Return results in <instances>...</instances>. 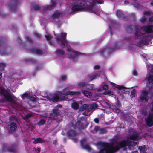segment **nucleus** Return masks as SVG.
Returning a JSON list of instances; mask_svg holds the SVG:
<instances>
[{
  "mask_svg": "<svg viewBox=\"0 0 153 153\" xmlns=\"http://www.w3.org/2000/svg\"><path fill=\"white\" fill-rule=\"evenodd\" d=\"M144 29L143 33L140 32L139 29L137 26H136V31L135 33V36H137L138 39L142 38L143 36L145 33H148L153 32V26L152 25H146L143 27Z\"/></svg>",
  "mask_w": 153,
  "mask_h": 153,
  "instance_id": "1",
  "label": "nucleus"
},
{
  "mask_svg": "<svg viewBox=\"0 0 153 153\" xmlns=\"http://www.w3.org/2000/svg\"><path fill=\"white\" fill-rule=\"evenodd\" d=\"M99 145L102 147H103V149H105V153H108L109 151H111L112 153H114L120 149V147L118 146L115 147L114 146L113 143H106L104 142H100Z\"/></svg>",
  "mask_w": 153,
  "mask_h": 153,
  "instance_id": "2",
  "label": "nucleus"
},
{
  "mask_svg": "<svg viewBox=\"0 0 153 153\" xmlns=\"http://www.w3.org/2000/svg\"><path fill=\"white\" fill-rule=\"evenodd\" d=\"M67 34L66 33H61L60 34H58L56 39L57 41L60 44L62 47L63 48L65 46L68 45V42L66 39Z\"/></svg>",
  "mask_w": 153,
  "mask_h": 153,
  "instance_id": "3",
  "label": "nucleus"
},
{
  "mask_svg": "<svg viewBox=\"0 0 153 153\" xmlns=\"http://www.w3.org/2000/svg\"><path fill=\"white\" fill-rule=\"evenodd\" d=\"M32 9L35 11L40 10L44 15H47L48 12V6H42L40 4H33L32 6Z\"/></svg>",
  "mask_w": 153,
  "mask_h": 153,
  "instance_id": "4",
  "label": "nucleus"
},
{
  "mask_svg": "<svg viewBox=\"0 0 153 153\" xmlns=\"http://www.w3.org/2000/svg\"><path fill=\"white\" fill-rule=\"evenodd\" d=\"M10 49L5 44L3 39L0 38V53L2 55L6 54L8 53V50Z\"/></svg>",
  "mask_w": 153,
  "mask_h": 153,
  "instance_id": "5",
  "label": "nucleus"
},
{
  "mask_svg": "<svg viewBox=\"0 0 153 153\" xmlns=\"http://www.w3.org/2000/svg\"><path fill=\"white\" fill-rule=\"evenodd\" d=\"M118 48L116 45H115L114 48H111L108 47L105 48L100 51V53L101 55L108 56L114 51Z\"/></svg>",
  "mask_w": 153,
  "mask_h": 153,
  "instance_id": "6",
  "label": "nucleus"
},
{
  "mask_svg": "<svg viewBox=\"0 0 153 153\" xmlns=\"http://www.w3.org/2000/svg\"><path fill=\"white\" fill-rule=\"evenodd\" d=\"M20 4V2L19 0H12L9 4L8 7L12 11L16 10L18 6Z\"/></svg>",
  "mask_w": 153,
  "mask_h": 153,
  "instance_id": "7",
  "label": "nucleus"
},
{
  "mask_svg": "<svg viewBox=\"0 0 153 153\" xmlns=\"http://www.w3.org/2000/svg\"><path fill=\"white\" fill-rule=\"evenodd\" d=\"M149 91L145 90L143 91L140 96L139 100L141 102H143L144 100L146 102H148L149 100Z\"/></svg>",
  "mask_w": 153,
  "mask_h": 153,
  "instance_id": "8",
  "label": "nucleus"
},
{
  "mask_svg": "<svg viewBox=\"0 0 153 153\" xmlns=\"http://www.w3.org/2000/svg\"><path fill=\"white\" fill-rule=\"evenodd\" d=\"M5 99H3L0 100V102H5L6 100L9 102H10L12 103L15 106V107L19 108L18 105L14 101L11 97L9 94H7L5 96Z\"/></svg>",
  "mask_w": 153,
  "mask_h": 153,
  "instance_id": "9",
  "label": "nucleus"
},
{
  "mask_svg": "<svg viewBox=\"0 0 153 153\" xmlns=\"http://www.w3.org/2000/svg\"><path fill=\"white\" fill-rule=\"evenodd\" d=\"M17 146L15 145L10 146L7 144H5L3 147L4 151L8 150L10 152H15L17 151Z\"/></svg>",
  "mask_w": 153,
  "mask_h": 153,
  "instance_id": "10",
  "label": "nucleus"
},
{
  "mask_svg": "<svg viewBox=\"0 0 153 153\" xmlns=\"http://www.w3.org/2000/svg\"><path fill=\"white\" fill-rule=\"evenodd\" d=\"M146 125L149 127L153 125V113L149 114L145 119Z\"/></svg>",
  "mask_w": 153,
  "mask_h": 153,
  "instance_id": "11",
  "label": "nucleus"
},
{
  "mask_svg": "<svg viewBox=\"0 0 153 153\" xmlns=\"http://www.w3.org/2000/svg\"><path fill=\"white\" fill-rule=\"evenodd\" d=\"M100 76V73L96 71L88 75L87 77L89 81H91L95 79L97 77H99Z\"/></svg>",
  "mask_w": 153,
  "mask_h": 153,
  "instance_id": "12",
  "label": "nucleus"
},
{
  "mask_svg": "<svg viewBox=\"0 0 153 153\" xmlns=\"http://www.w3.org/2000/svg\"><path fill=\"white\" fill-rule=\"evenodd\" d=\"M60 115L59 113L56 109H53L52 112L50 114V117H48V121L50 120V118H53L56 119Z\"/></svg>",
  "mask_w": 153,
  "mask_h": 153,
  "instance_id": "13",
  "label": "nucleus"
},
{
  "mask_svg": "<svg viewBox=\"0 0 153 153\" xmlns=\"http://www.w3.org/2000/svg\"><path fill=\"white\" fill-rule=\"evenodd\" d=\"M75 126L79 129H86L87 125H84V123L80 120H78L75 124Z\"/></svg>",
  "mask_w": 153,
  "mask_h": 153,
  "instance_id": "14",
  "label": "nucleus"
},
{
  "mask_svg": "<svg viewBox=\"0 0 153 153\" xmlns=\"http://www.w3.org/2000/svg\"><path fill=\"white\" fill-rule=\"evenodd\" d=\"M81 94V92L79 91H69L64 93L63 95H70L71 96L79 95Z\"/></svg>",
  "mask_w": 153,
  "mask_h": 153,
  "instance_id": "15",
  "label": "nucleus"
},
{
  "mask_svg": "<svg viewBox=\"0 0 153 153\" xmlns=\"http://www.w3.org/2000/svg\"><path fill=\"white\" fill-rule=\"evenodd\" d=\"M119 145L121 148L125 147L128 146L129 148V141H128V140H124L119 142Z\"/></svg>",
  "mask_w": 153,
  "mask_h": 153,
  "instance_id": "16",
  "label": "nucleus"
},
{
  "mask_svg": "<svg viewBox=\"0 0 153 153\" xmlns=\"http://www.w3.org/2000/svg\"><path fill=\"white\" fill-rule=\"evenodd\" d=\"M110 83L114 87L116 88H117V89H118L119 90H122V89H128V88L125 87L123 85L120 86V85H116L115 83H114L111 82H110ZM128 89H130V88H128Z\"/></svg>",
  "mask_w": 153,
  "mask_h": 153,
  "instance_id": "17",
  "label": "nucleus"
},
{
  "mask_svg": "<svg viewBox=\"0 0 153 153\" xmlns=\"http://www.w3.org/2000/svg\"><path fill=\"white\" fill-rule=\"evenodd\" d=\"M31 53L33 54H36L39 55H41L43 54L42 51L41 50L38 49H31Z\"/></svg>",
  "mask_w": 153,
  "mask_h": 153,
  "instance_id": "18",
  "label": "nucleus"
},
{
  "mask_svg": "<svg viewBox=\"0 0 153 153\" xmlns=\"http://www.w3.org/2000/svg\"><path fill=\"white\" fill-rule=\"evenodd\" d=\"M67 134L68 137H75L76 136L77 133L73 130H70L67 132Z\"/></svg>",
  "mask_w": 153,
  "mask_h": 153,
  "instance_id": "19",
  "label": "nucleus"
},
{
  "mask_svg": "<svg viewBox=\"0 0 153 153\" xmlns=\"http://www.w3.org/2000/svg\"><path fill=\"white\" fill-rule=\"evenodd\" d=\"M116 14L117 16L120 19H125V17L124 16V15L121 11L119 10H117Z\"/></svg>",
  "mask_w": 153,
  "mask_h": 153,
  "instance_id": "20",
  "label": "nucleus"
},
{
  "mask_svg": "<svg viewBox=\"0 0 153 153\" xmlns=\"http://www.w3.org/2000/svg\"><path fill=\"white\" fill-rule=\"evenodd\" d=\"M72 53H73L74 56H72V59L73 61H75L76 59V57L80 55L81 53L76 51H72Z\"/></svg>",
  "mask_w": 153,
  "mask_h": 153,
  "instance_id": "21",
  "label": "nucleus"
},
{
  "mask_svg": "<svg viewBox=\"0 0 153 153\" xmlns=\"http://www.w3.org/2000/svg\"><path fill=\"white\" fill-rule=\"evenodd\" d=\"M136 37V38L135 39V41L138 44L140 45H141L142 44L145 45L146 43V41L145 39H142L139 41H137V39H138L137 37V36ZM141 39V38L140 39Z\"/></svg>",
  "mask_w": 153,
  "mask_h": 153,
  "instance_id": "22",
  "label": "nucleus"
},
{
  "mask_svg": "<svg viewBox=\"0 0 153 153\" xmlns=\"http://www.w3.org/2000/svg\"><path fill=\"white\" fill-rule=\"evenodd\" d=\"M86 83L85 82H80L76 85V87L78 88H81L84 87H86Z\"/></svg>",
  "mask_w": 153,
  "mask_h": 153,
  "instance_id": "23",
  "label": "nucleus"
},
{
  "mask_svg": "<svg viewBox=\"0 0 153 153\" xmlns=\"http://www.w3.org/2000/svg\"><path fill=\"white\" fill-rule=\"evenodd\" d=\"M138 136L136 132H134L130 137V139L131 140H137Z\"/></svg>",
  "mask_w": 153,
  "mask_h": 153,
  "instance_id": "24",
  "label": "nucleus"
},
{
  "mask_svg": "<svg viewBox=\"0 0 153 153\" xmlns=\"http://www.w3.org/2000/svg\"><path fill=\"white\" fill-rule=\"evenodd\" d=\"M137 143L136 142H134V141H129V149L130 150L134 148V146L136 145Z\"/></svg>",
  "mask_w": 153,
  "mask_h": 153,
  "instance_id": "25",
  "label": "nucleus"
},
{
  "mask_svg": "<svg viewBox=\"0 0 153 153\" xmlns=\"http://www.w3.org/2000/svg\"><path fill=\"white\" fill-rule=\"evenodd\" d=\"M82 93L83 95L87 97H91L92 96V94L91 93L87 91H83Z\"/></svg>",
  "mask_w": 153,
  "mask_h": 153,
  "instance_id": "26",
  "label": "nucleus"
},
{
  "mask_svg": "<svg viewBox=\"0 0 153 153\" xmlns=\"http://www.w3.org/2000/svg\"><path fill=\"white\" fill-rule=\"evenodd\" d=\"M86 87L87 89L88 90H96V88L94 86V85L93 84H86Z\"/></svg>",
  "mask_w": 153,
  "mask_h": 153,
  "instance_id": "27",
  "label": "nucleus"
},
{
  "mask_svg": "<svg viewBox=\"0 0 153 153\" xmlns=\"http://www.w3.org/2000/svg\"><path fill=\"white\" fill-rule=\"evenodd\" d=\"M60 99V96L59 95L56 94L51 99V100L53 102H58Z\"/></svg>",
  "mask_w": 153,
  "mask_h": 153,
  "instance_id": "28",
  "label": "nucleus"
},
{
  "mask_svg": "<svg viewBox=\"0 0 153 153\" xmlns=\"http://www.w3.org/2000/svg\"><path fill=\"white\" fill-rule=\"evenodd\" d=\"M138 148L140 150V153H147L145 151L146 147L145 145L140 146Z\"/></svg>",
  "mask_w": 153,
  "mask_h": 153,
  "instance_id": "29",
  "label": "nucleus"
},
{
  "mask_svg": "<svg viewBox=\"0 0 153 153\" xmlns=\"http://www.w3.org/2000/svg\"><path fill=\"white\" fill-rule=\"evenodd\" d=\"M56 4V1L54 0H51V5H48V10H50L55 7Z\"/></svg>",
  "mask_w": 153,
  "mask_h": 153,
  "instance_id": "30",
  "label": "nucleus"
},
{
  "mask_svg": "<svg viewBox=\"0 0 153 153\" xmlns=\"http://www.w3.org/2000/svg\"><path fill=\"white\" fill-rule=\"evenodd\" d=\"M17 128L16 124L14 122L12 123L10 125V129L12 131H14Z\"/></svg>",
  "mask_w": 153,
  "mask_h": 153,
  "instance_id": "31",
  "label": "nucleus"
},
{
  "mask_svg": "<svg viewBox=\"0 0 153 153\" xmlns=\"http://www.w3.org/2000/svg\"><path fill=\"white\" fill-rule=\"evenodd\" d=\"M126 30L128 32H131L132 30V26L131 25H128L125 26Z\"/></svg>",
  "mask_w": 153,
  "mask_h": 153,
  "instance_id": "32",
  "label": "nucleus"
},
{
  "mask_svg": "<svg viewBox=\"0 0 153 153\" xmlns=\"http://www.w3.org/2000/svg\"><path fill=\"white\" fill-rule=\"evenodd\" d=\"M55 53L57 55H62L64 54L65 52L62 50L57 49L55 51Z\"/></svg>",
  "mask_w": 153,
  "mask_h": 153,
  "instance_id": "33",
  "label": "nucleus"
},
{
  "mask_svg": "<svg viewBox=\"0 0 153 153\" xmlns=\"http://www.w3.org/2000/svg\"><path fill=\"white\" fill-rule=\"evenodd\" d=\"M88 107V104H84L80 106L79 110L80 111H82L87 108Z\"/></svg>",
  "mask_w": 153,
  "mask_h": 153,
  "instance_id": "34",
  "label": "nucleus"
},
{
  "mask_svg": "<svg viewBox=\"0 0 153 153\" xmlns=\"http://www.w3.org/2000/svg\"><path fill=\"white\" fill-rule=\"evenodd\" d=\"M71 107L73 108L75 110H77L79 108V105L76 102L72 104Z\"/></svg>",
  "mask_w": 153,
  "mask_h": 153,
  "instance_id": "35",
  "label": "nucleus"
},
{
  "mask_svg": "<svg viewBox=\"0 0 153 153\" xmlns=\"http://www.w3.org/2000/svg\"><path fill=\"white\" fill-rule=\"evenodd\" d=\"M60 15V13H59L56 12L52 14L51 16L52 18L54 19L58 18Z\"/></svg>",
  "mask_w": 153,
  "mask_h": 153,
  "instance_id": "36",
  "label": "nucleus"
},
{
  "mask_svg": "<svg viewBox=\"0 0 153 153\" xmlns=\"http://www.w3.org/2000/svg\"><path fill=\"white\" fill-rule=\"evenodd\" d=\"M149 84L152 85L153 84V76L149 75L148 79Z\"/></svg>",
  "mask_w": 153,
  "mask_h": 153,
  "instance_id": "37",
  "label": "nucleus"
},
{
  "mask_svg": "<svg viewBox=\"0 0 153 153\" xmlns=\"http://www.w3.org/2000/svg\"><path fill=\"white\" fill-rule=\"evenodd\" d=\"M43 142L41 138H37L34 140L33 143L36 144L39 143H42Z\"/></svg>",
  "mask_w": 153,
  "mask_h": 153,
  "instance_id": "38",
  "label": "nucleus"
},
{
  "mask_svg": "<svg viewBox=\"0 0 153 153\" xmlns=\"http://www.w3.org/2000/svg\"><path fill=\"white\" fill-rule=\"evenodd\" d=\"M41 24L42 25H43L44 26L45 29L46 30H47V19H46L45 20H41Z\"/></svg>",
  "mask_w": 153,
  "mask_h": 153,
  "instance_id": "39",
  "label": "nucleus"
},
{
  "mask_svg": "<svg viewBox=\"0 0 153 153\" xmlns=\"http://www.w3.org/2000/svg\"><path fill=\"white\" fill-rule=\"evenodd\" d=\"M103 94L104 95H109L110 96L113 95V92L109 90H108L107 91H105L103 92Z\"/></svg>",
  "mask_w": 153,
  "mask_h": 153,
  "instance_id": "40",
  "label": "nucleus"
},
{
  "mask_svg": "<svg viewBox=\"0 0 153 153\" xmlns=\"http://www.w3.org/2000/svg\"><path fill=\"white\" fill-rule=\"evenodd\" d=\"M6 66V64L3 63H0V71H4V68Z\"/></svg>",
  "mask_w": 153,
  "mask_h": 153,
  "instance_id": "41",
  "label": "nucleus"
},
{
  "mask_svg": "<svg viewBox=\"0 0 153 153\" xmlns=\"http://www.w3.org/2000/svg\"><path fill=\"white\" fill-rule=\"evenodd\" d=\"M81 144L82 146L85 149L89 150H90L91 149V148L88 144H86L85 146H84L82 141H81Z\"/></svg>",
  "mask_w": 153,
  "mask_h": 153,
  "instance_id": "42",
  "label": "nucleus"
},
{
  "mask_svg": "<svg viewBox=\"0 0 153 153\" xmlns=\"http://www.w3.org/2000/svg\"><path fill=\"white\" fill-rule=\"evenodd\" d=\"M98 107V105L97 103H93L91 105L90 107L91 109H95Z\"/></svg>",
  "mask_w": 153,
  "mask_h": 153,
  "instance_id": "43",
  "label": "nucleus"
},
{
  "mask_svg": "<svg viewBox=\"0 0 153 153\" xmlns=\"http://www.w3.org/2000/svg\"><path fill=\"white\" fill-rule=\"evenodd\" d=\"M113 112L115 113H119L120 112V109L116 108H111Z\"/></svg>",
  "mask_w": 153,
  "mask_h": 153,
  "instance_id": "44",
  "label": "nucleus"
},
{
  "mask_svg": "<svg viewBox=\"0 0 153 153\" xmlns=\"http://www.w3.org/2000/svg\"><path fill=\"white\" fill-rule=\"evenodd\" d=\"M45 123V120L42 119L37 124L39 125H42L44 124Z\"/></svg>",
  "mask_w": 153,
  "mask_h": 153,
  "instance_id": "45",
  "label": "nucleus"
},
{
  "mask_svg": "<svg viewBox=\"0 0 153 153\" xmlns=\"http://www.w3.org/2000/svg\"><path fill=\"white\" fill-rule=\"evenodd\" d=\"M107 132V131L105 129L102 128L100 130L99 133L100 134H106Z\"/></svg>",
  "mask_w": 153,
  "mask_h": 153,
  "instance_id": "46",
  "label": "nucleus"
},
{
  "mask_svg": "<svg viewBox=\"0 0 153 153\" xmlns=\"http://www.w3.org/2000/svg\"><path fill=\"white\" fill-rule=\"evenodd\" d=\"M135 92H136V91L134 89H133L131 92V96L132 98L135 97Z\"/></svg>",
  "mask_w": 153,
  "mask_h": 153,
  "instance_id": "47",
  "label": "nucleus"
},
{
  "mask_svg": "<svg viewBox=\"0 0 153 153\" xmlns=\"http://www.w3.org/2000/svg\"><path fill=\"white\" fill-rule=\"evenodd\" d=\"M99 152L100 153H112V152H111V151L110 150L108 152V153H105V149H100L99 151Z\"/></svg>",
  "mask_w": 153,
  "mask_h": 153,
  "instance_id": "48",
  "label": "nucleus"
},
{
  "mask_svg": "<svg viewBox=\"0 0 153 153\" xmlns=\"http://www.w3.org/2000/svg\"><path fill=\"white\" fill-rule=\"evenodd\" d=\"M102 89L104 90H108L109 88L108 86L106 84H104L102 86Z\"/></svg>",
  "mask_w": 153,
  "mask_h": 153,
  "instance_id": "49",
  "label": "nucleus"
},
{
  "mask_svg": "<svg viewBox=\"0 0 153 153\" xmlns=\"http://www.w3.org/2000/svg\"><path fill=\"white\" fill-rule=\"evenodd\" d=\"M26 40L30 42H32L33 40H32V39L29 36H27L26 37Z\"/></svg>",
  "mask_w": 153,
  "mask_h": 153,
  "instance_id": "50",
  "label": "nucleus"
},
{
  "mask_svg": "<svg viewBox=\"0 0 153 153\" xmlns=\"http://www.w3.org/2000/svg\"><path fill=\"white\" fill-rule=\"evenodd\" d=\"M32 116V115L31 114H26L25 115V117H24L25 119H27L30 118Z\"/></svg>",
  "mask_w": 153,
  "mask_h": 153,
  "instance_id": "51",
  "label": "nucleus"
},
{
  "mask_svg": "<svg viewBox=\"0 0 153 153\" xmlns=\"http://www.w3.org/2000/svg\"><path fill=\"white\" fill-rule=\"evenodd\" d=\"M34 35L37 38H40L41 37V35L37 32L35 33L34 34Z\"/></svg>",
  "mask_w": 153,
  "mask_h": 153,
  "instance_id": "52",
  "label": "nucleus"
},
{
  "mask_svg": "<svg viewBox=\"0 0 153 153\" xmlns=\"http://www.w3.org/2000/svg\"><path fill=\"white\" fill-rule=\"evenodd\" d=\"M143 15L146 16H149L150 15V13L148 11H145L143 13Z\"/></svg>",
  "mask_w": 153,
  "mask_h": 153,
  "instance_id": "53",
  "label": "nucleus"
},
{
  "mask_svg": "<svg viewBox=\"0 0 153 153\" xmlns=\"http://www.w3.org/2000/svg\"><path fill=\"white\" fill-rule=\"evenodd\" d=\"M60 100L62 101H64L65 100V96L61 97V96L60 95Z\"/></svg>",
  "mask_w": 153,
  "mask_h": 153,
  "instance_id": "54",
  "label": "nucleus"
},
{
  "mask_svg": "<svg viewBox=\"0 0 153 153\" xmlns=\"http://www.w3.org/2000/svg\"><path fill=\"white\" fill-rule=\"evenodd\" d=\"M66 76L65 75H63L61 76V80L64 81L66 79Z\"/></svg>",
  "mask_w": 153,
  "mask_h": 153,
  "instance_id": "55",
  "label": "nucleus"
},
{
  "mask_svg": "<svg viewBox=\"0 0 153 153\" xmlns=\"http://www.w3.org/2000/svg\"><path fill=\"white\" fill-rule=\"evenodd\" d=\"M133 75L135 76H137V71L135 69L133 71Z\"/></svg>",
  "mask_w": 153,
  "mask_h": 153,
  "instance_id": "56",
  "label": "nucleus"
},
{
  "mask_svg": "<svg viewBox=\"0 0 153 153\" xmlns=\"http://www.w3.org/2000/svg\"><path fill=\"white\" fill-rule=\"evenodd\" d=\"M146 20V18L144 17H143L141 19V21L142 22H145Z\"/></svg>",
  "mask_w": 153,
  "mask_h": 153,
  "instance_id": "57",
  "label": "nucleus"
},
{
  "mask_svg": "<svg viewBox=\"0 0 153 153\" xmlns=\"http://www.w3.org/2000/svg\"><path fill=\"white\" fill-rule=\"evenodd\" d=\"M94 121L96 123H98L99 121V118H95L94 119Z\"/></svg>",
  "mask_w": 153,
  "mask_h": 153,
  "instance_id": "58",
  "label": "nucleus"
},
{
  "mask_svg": "<svg viewBox=\"0 0 153 153\" xmlns=\"http://www.w3.org/2000/svg\"><path fill=\"white\" fill-rule=\"evenodd\" d=\"M131 16L133 18V20L134 21H135V16L134 14L133 13L131 14Z\"/></svg>",
  "mask_w": 153,
  "mask_h": 153,
  "instance_id": "59",
  "label": "nucleus"
},
{
  "mask_svg": "<svg viewBox=\"0 0 153 153\" xmlns=\"http://www.w3.org/2000/svg\"><path fill=\"white\" fill-rule=\"evenodd\" d=\"M99 129V127L98 126H96L95 127L94 130L97 132Z\"/></svg>",
  "mask_w": 153,
  "mask_h": 153,
  "instance_id": "60",
  "label": "nucleus"
},
{
  "mask_svg": "<svg viewBox=\"0 0 153 153\" xmlns=\"http://www.w3.org/2000/svg\"><path fill=\"white\" fill-rule=\"evenodd\" d=\"M100 66L99 65H95L94 66V68L95 69H99L100 68Z\"/></svg>",
  "mask_w": 153,
  "mask_h": 153,
  "instance_id": "61",
  "label": "nucleus"
},
{
  "mask_svg": "<svg viewBox=\"0 0 153 153\" xmlns=\"http://www.w3.org/2000/svg\"><path fill=\"white\" fill-rule=\"evenodd\" d=\"M33 149H34L36 152V153H39L40 151V148H38L36 149L35 148H33Z\"/></svg>",
  "mask_w": 153,
  "mask_h": 153,
  "instance_id": "62",
  "label": "nucleus"
},
{
  "mask_svg": "<svg viewBox=\"0 0 153 153\" xmlns=\"http://www.w3.org/2000/svg\"><path fill=\"white\" fill-rule=\"evenodd\" d=\"M104 1L103 0H99L97 1V3L98 4H103L104 3Z\"/></svg>",
  "mask_w": 153,
  "mask_h": 153,
  "instance_id": "63",
  "label": "nucleus"
},
{
  "mask_svg": "<svg viewBox=\"0 0 153 153\" xmlns=\"http://www.w3.org/2000/svg\"><path fill=\"white\" fill-rule=\"evenodd\" d=\"M149 20L150 22H153V16L149 18Z\"/></svg>",
  "mask_w": 153,
  "mask_h": 153,
  "instance_id": "64",
  "label": "nucleus"
}]
</instances>
